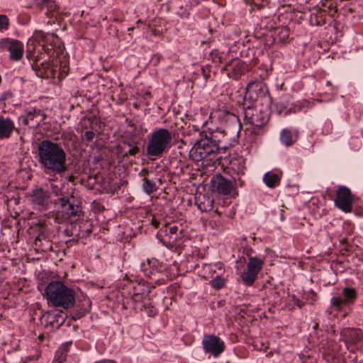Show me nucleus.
<instances>
[{"mask_svg": "<svg viewBox=\"0 0 363 363\" xmlns=\"http://www.w3.org/2000/svg\"><path fill=\"white\" fill-rule=\"evenodd\" d=\"M50 189H51L52 193L54 195H55L56 196H58L61 194V188L59 187L57 185H55V184L51 183Z\"/></svg>", "mask_w": 363, "mask_h": 363, "instance_id": "nucleus-36", "label": "nucleus"}, {"mask_svg": "<svg viewBox=\"0 0 363 363\" xmlns=\"http://www.w3.org/2000/svg\"><path fill=\"white\" fill-rule=\"evenodd\" d=\"M72 235L77 237L78 239L86 238L92 232V225L89 220L79 223L72 226Z\"/></svg>", "mask_w": 363, "mask_h": 363, "instance_id": "nucleus-18", "label": "nucleus"}, {"mask_svg": "<svg viewBox=\"0 0 363 363\" xmlns=\"http://www.w3.org/2000/svg\"><path fill=\"white\" fill-rule=\"evenodd\" d=\"M320 8L325 15H328L331 17H333L337 12V8L335 2L332 0H326L325 3L322 4V6Z\"/></svg>", "mask_w": 363, "mask_h": 363, "instance_id": "nucleus-24", "label": "nucleus"}, {"mask_svg": "<svg viewBox=\"0 0 363 363\" xmlns=\"http://www.w3.org/2000/svg\"><path fill=\"white\" fill-rule=\"evenodd\" d=\"M213 186L223 195H230L235 191V182L228 180L222 175H216L213 178Z\"/></svg>", "mask_w": 363, "mask_h": 363, "instance_id": "nucleus-13", "label": "nucleus"}, {"mask_svg": "<svg viewBox=\"0 0 363 363\" xmlns=\"http://www.w3.org/2000/svg\"><path fill=\"white\" fill-rule=\"evenodd\" d=\"M45 118L46 115L42 112L41 110L34 109L33 111H30L26 114L23 119V123L31 128H34L40 125Z\"/></svg>", "mask_w": 363, "mask_h": 363, "instance_id": "nucleus-17", "label": "nucleus"}, {"mask_svg": "<svg viewBox=\"0 0 363 363\" xmlns=\"http://www.w3.org/2000/svg\"><path fill=\"white\" fill-rule=\"evenodd\" d=\"M143 188L145 192L149 195L157 191L155 182L146 177L143 179Z\"/></svg>", "mask_w": 363, "mask_h": 363, "instance_id": "nucleus-27", "label": "nucleus"}, {"mask_svg": "<svg viewBox=\"0 0 363 363\" xmlns=\"http://www.w3.org/2000/svg\"><path fill=\"white\" fill-rule=\"evenodd\" d=\"M152 33H153L154 35H157V30H152Z\"/></svg>", "mask_w": 363, "mask_h": 363, "instance_id": "nucleus-45", "label": "nucleus"}, {"mask_svg": "<svg viewBox=\"0 0 363 363\" xmlns=\"http://www.w3.org/2000/svg\"><path fill=\"white\" fill-rule=\"evenodd\" d=\"M344 300L347 304L353 303L357 298V291L353 288H345L342 291Z\"/></svg>", "mask_w": 363, "mask_h": 363, "instance_id": "nucleus-26", "label": "nucleus"}, {"mask_svg": "<svg viewBox=\"0 0 363 363\" xmlns=\"http://www.w3.org/2000/svg\"><path fill=\"white\" fill-rule=\"evenodd\" d=\"M45 296L48 304L67 309L75 303V294L72 289L62 281H51L45 288Z\"/></svg>", "mask_w": 363, "mask_h": 363, "instance_id": "nucleus-2", "label": "nucleus"}, {"mask_svg": "<svg viewBox=\"0 0 363 363\" xmlns=\"http://www.w3.org/2000/svg\"><path fill=\"white\" fill-rule=\"evenodd\" d=\"M83 139L86 140L87 142H91L95 137V133L91 130L86 131L83 135Z\"/></svg>", "mask_w": 363, "mask_h": 363, "instance_id": "nucleus-35", "label": "nucleus"}, {"mask_svg": "<svg viewBox=\"0 0 363 363\" xmlns=\"http://www.w3.org/2000/svg\"><path fill=\"white\" fill-rule=\"evenodd\" d=\"M230 118H231V120L234 121L235 123H237L238 124L239 127L240 126V121H239L238 117H237L234 114H231L230 115Z\"/></svg>", "mask_w": 363, "mask_h": 363, "instance_id": "nucleus-41", "label": "nucleus"}, {"mask_svg": "<svg viewBox=\"0 0 363 363\" xmlns=\"http://www.w3.org/2000/svg\"><path fill=\"white\" fill-rule=\"evenodd\" d=\"M216 213L218 214V215H220V213L218 212V211H216Z\"/></svg>", "mask_w": 363, "mask_h": 363, "instance_id": "nucleus-49", "label": "nucleus"}, {"mask_svg": "<svg viewBox=\"0 0 363 363\" xmlns=\"http://www.w3.org/2000/svg\"><path fill=\"white\" fill-rule=\"evenodd\" d=\"M150 315H153L155 314V309H153V308L150 310Z\"/></svg>", "mask_w": 363, "mask_h": 363, "instance_id": "nucleus-44", "label": "nucleus"}, {"mask_svg": "<svg viewBox=\"0 0 363 363\" xmlns=\"http://www.w3.org/2000/svg\"><path fill=\"white\" fill-rule=\"evenodd\" d=\"M225 72V74L233 79H238L242 75V69H223Z\"/></svg>", "mask_w": 363, "mask_h": 363, "instance_id": "nucleus-30", "label": "nucleus"}, {"mask_svg": "<svg viewBox=\"0 0 363 363\" xmlns=\"http://www.w3.org/2000/svg\"><path fill=\"white\" fill-rule=\"evenodd\" d=\"M177 230H178V228H177V226L171 227V228H169V233H170L171 234H174V233H177Z\"/></svg>", "mask_w": 363, "mask_h": 363, "instance_id": "nucleus-42", "label": "nucleus"}, {"mask_svg": "<svg viewBox=\"0 0 363 363\" xmlns=\"http://www.w3.org/2000/svg\"><path fill=\"white\" fill-rule=\"evenodd\" d=\"M266 91V86L262 83L252 82L247 86L245 98L252 101H256L259 98L264 97Z\"/></svg>", "mask_w": 363, "mask_h": 363, "instance_id": "nucleus-15", "label": "nucleus"}, {"mask_svg": "<svg viewBox=\"0 0 363 363\" xmlns=\"http://www.w3.org/2000/svg\"><path fill=\"white\" fill-rule=\"evenodd\" d=\"M217 136L214 134H211V136H206L198 140L192 147L189 152V157L195 161L200 162L211 155L217 153L222 147V140L216 139Z\"/></svg>", "mask_w": 363, "mask_h": 363, "instance_id": "nucleus-4", "label": "nucleus"}, {"mask_svg": "<svg viewBox=\"0 0 363 363\" xmlns=\"http://www.w3.org/2000/svg\"><path fill=\"white\" fill-rule=\"evenodd\" d=\"M87 123L90 124L91 123V121L89 119H83L82 121H81V124H82V127H85V128H87Z\"/></svg>", "mask_w": 363, "mask_h": 363, "instance_id": "nucleus-38", "label": "nucleus"}, {"mask_svg": "<svg viewBox=\"0 0 363 363\" xmlns=\"http://www.w3.org/2000/svg\"><path fill=\"white\" fill-rule=\"evenodd\" d=\"M37 77L46 79H52L54 83L60 82L65 75L67 74V72L65 74L61 72V69H34Z\"/></svg>", "mask_w": 363, "mask_h": 363, "instance_id": "nucleus-16", "label": "nucleus"}, {"mask_svg": "<svg viewBox=\"0 0 363 363\" xmlns=\"http://www.w3.org/2000/svg\"><path fill=\"white\" fill-rule=\"evenodd\" d=\"M140 140L133 135L124 137L119 145L116 146V152L121 155L123 159L129 156H135L140 152Z\"/></svg>", "mask_w": 363, "mask_h": 363, "instance_id": "nucleus-6", "label": "nucleus"}, {"mask_svg": "<svg viewBox=\"0 0 363 363\" xmlns=\"http://www.w3.org/2000/svg\"><path fill=\"white\" fill-rule=\"evenodd\" d=\"M335 203L342 211L350 213L352 211V195L351 191L346 186H340L337 191Z\"/></svg>", "mask_w": 363, "mask_h": 363, "instance_id": "nucleus-10", "label": "nucleus"}, {"mask_svg": "<svg viewBox=\"0 0 363 363\" xmlns=\"http://www.w3.org/2000/svg\"><path fill=\"white\" fill-rule=\"evenodd\" d=\"M230 167L238 173L242 172L245 169V160L241 158H233L230 162Z\"/></svg>", "mask_w": 363, "mask_h": 363, "instance_id": "nucleus-28", "label": "nucleus"}, {"mask_svg": "<svg viewBox=\"0 0 363 363\" xmlns=\"http://www.w3.org/2000/svg\"><path fill=\"white\" fill-rule=\"evenodd\" d=\"M201 74H203V77L205 78V79H207L209 77V69H199V70Z\"/></svg>", "mask_w": 363, "mask_h": 363, "instance_id": "nucleus-37", "label": "nucleus"}, {"mask_svg": "<svg viewBox=\"0 0 363 363\" xmlns=\"http://www.w3.org/2000/svg\"><path fill=\"white\" fill-rule=\"evenodd\" d=\"M264 259L257 257H250L247 263V270L244 272L241 278L243 282L248 286L252 285L262 269Z\"/></svg>", "mask_w": 363, "mask_h": 363, "instance_id": "nucleus-7", "label": "nucleus"}, {"mask_svg": "<svg viewBox=\"0 0 363 363\" xmlns=\"http://www.w3.org/2000/svg\"><path fill=\"white\" fill-rule=\"evenodd\" d=\"M141 174H143V175L147 174H148L147 169H143L141 172Z\"/></svg>", "mask_w": 363, "mask_h": 363, "instance_id": "nucleus-43", "label": "nucleus"}, {"mask_svg": "<svg viewBox=\"0 0 363 363\" xmlns=\"http://www.w3.org/2000/svg\"><path fill=\"white\" fill-rule=\"evenodd\" d=\"M31 202L43 209H47L52 203L50 194L42 188H36L30 195Z\"/></svg>", "mask_w": 363, "mask_h": 363, "instance_id": "nucleus-14", "label": "nucleus"}, {"mask_svg": "<svg viewBox=\"0 0 363 363\" xmlns=\"http://www.w3.org/2000/svg\"><path fill=\"white\" fill-rule=\"evenodd\" d=\"M196 203L201 211L207 212L213 208V199L204 195L199 196L196 198Z\"/></svg>", "mask_w": 363, "mask_h": 363, "instance_id": "nucleus-20", "label": "nucleus"}, {"mask_svg": "<svg viewBox=\"0 0 363 363\" xmlns=\"http://www.w3.org/2000/svg\"><path fill=\"white\" fill-rule=\"evenodd\" d=\"M172 135L166 128H159L153 131L148 138L146 147V156L153 161L160 158L172 147Z\"/></svg>", "mask_w": 363, "mask_h": 363, "instance_id": "nucleus-3", "label": "nucleus"}, {"mask_svg": "<svg viewBox=\"0 0 363 363\" xmlns=\"http://www.w3.org/2000/svg\"><path fill=\"white\" fill-rule=\"evenodd\" d=\"M142 23V21H141V20H138V21H137V24H139V23Z\"/></svg>", "mask_w": 363, "mask_h": 363, "instance_id": "nucleus-48", "label": "nucleus"}, {"mask_svg": "<svg viewBox=\"0 0 363 363\" xmlns=\"http://www.w3.org/2000/svg\"><path fill=\"white\" fill-rule=\"evenodd\" d=\"M66 318L67 315L65 312L53 310L46 312L42 318V321L47 328L50 326L58 329L65 323Z\"/></svg>", "mask_w": 363, "mask_h": 363, "instance_id": "nucleus-11", "label": "nucleus"}, {"mask_svg": "<svg viewBox=\"0 0 363 363\" xmlns=\"http://www.w3.org/2000/svg\"><path fill=\"white\" fill-rule=\"evenodd\" d=\"M39 338H40V339H42V338H43V335H40V336H39Z\"/></svg>", "mask_w": 363, "mask_h": 363, "instance_id": "nucleus-52", "label": "nucleus"}, {"mask_svg": "<svg viewBox=\"0 0 363 363\" xmlns=\"http://www.w3.org/2000/svg\"><path fill=\"white\" fill-rule=\"evenodd\" d=\"M331 303L333 307L337 308V310H340L347 303L343 298L340 296L333 297L331 299Z\"/></svg>", "mask_w": 363, "mask_h": 363, "instance_id": "nucleus-29", "label": "nucleus"}, {"mask_svg": "<svg viewBox=\"0 0 363 363\" xmlns=\"http://www.w3.org/2000/svg\"><path fill=\"white\" fill-rule=\"evenodd\" d=\"M247 4L254 5L258 9L264 7L267 4V0H245Z\"/></svg>", "mask_w": 363, "mask_h": 363, "instance_id": "nucleus-31", "label": "nucleus"}, {"mask_svg": "<svg viewBox=\"0 0 363 363\" xmlns=\"http://www.w3.org/2000/svg\"><path fill=\"white\" fill-rule=\"evenodd\" d=\"M13 129L14 124L11 119L0 117V138H9Z\"/></svg>", "mask_w": 363, "mask_h": 363, "instance_id": "nucleus-19", "label": "nucleus"}, {"mask_svg": "<svg viewBox=\"0 0 363 363\" xmlns=\"http://www.w3.org/2000/svg\"><path fill=\"white\" fill-rule=\"evenodd\" d=\"M9 26V18L5 15H0V30L6 29Z\"/></svg>", "mask_w": 363, "mask_h": 363, "instance_id": "nucleus-33", "label": "nucleus"}, {"mask_svg": "<svg viewBox=\"0 0 363 363\" xmlns=\"http://www.w3.org/2000/svg\"><path fill=\"white\" fill-rule=\"evenodd\" d=\"M6 363H13V362H10L9 360L8 362H6Z\"/></svg>", "mask_w": 363, "mask_h": 363, "instance_id": "nucleus-53", "label": "nucleus"}, {"mask_svg": "<svg viewBox=\"0 0 363 363\" xmlns=\"http://www.w3.org/2000/svg\"><path fill=\"white\" fill-rule=\"evenodd\" d=\"M202 343L204 351L206 353L212 354L215 357L219 356L225 349L223 341L213 335H205Z\"/></svg>", "mask_w": 363, "mask_h": 363, "instance_id": "nucleus-8", "label": "nucleus"}, {"mask_svg": "<svg viewBox=\"0 0 363 363\" xmlns=\"http://www.w3.org/2000/svg\"><path fill=\"white\" fill-rule=\"evenodd\" d=\"M0 48L10 52V60L18 61L23 55V45L21 42L13 39H3L0 41Z\"/></svg>", "mask_w": 363, "mask_h": 363, "instance_id": "nucleus-9", "label": "nucleus"}, {"mask_svg": "<svg viewBox=\"0 0 363 363\" xmlns=\"http://www.w3.org/2000/svg\"><path fill=\"white\" fill-rule=\"evenodd\" d=\"M114 21H119V20L118 18H115Z\"/></svg>", "mask_w": 363, "mask_h": 363, "instance_id": "nucleus-51", "label": "nucleus"}, {"mask_svg": "<svg viewBox=\"0 0 363 363\" xmlns=\"http://www.w3.org/2000/svg\"><path fill=\"white\" fill-rule=\"evenodd\" d=\"M68 346L62 345L57 350L52 363H63L67 358Z\"/></svg>", "mask_w": 363, "mask_h": 363, "instance_id": "nucleus-25", "label": "nucleus"}, {"mask_svg": "<svg viewBox=\"0 0 363 363\" xmlns=\"http://www.w3.org/2000/svg\"><path fill=\"white\" fill-rule=\"evenodd\" d=\"M281 33L283 35V38L289 36V29L287 28H282Z\"/></svg>", "mask_w": 363, "mask_h": 363, "instance_id": "nucleus-40", "label": "nucleus"}, {"mask_svg": "<svg viewBox=\"0 0 363 363\" xmlns=\"http://www.w3.org/2000/svg\"><path fill=\"white\" fill-rule=\"evenodd\" d=\"M280 177L278 174L269 172L264 175L263 181L265 184L269 188H274L279 185Z\"/></svg>", "mask_w": 363, "mask_h": 363, "instance_id": "nucleus-22", "label": "nucleus"}, {"mask_svg": "<svg viewBox=\"0 0 363 363\" xmlns=\"http://www.w3.org/2000/svg\"><path fill=\"white\" fill-rule=\"evenodd\" d=\"M326 15L321 9L318 8L315 9L311 15V22L313 25L320 26L325 22Z\"/></svg>", "mask_w": 363, "mask_h": 363, "instance_id": "nucleus-21", "label": "nucleus"}, {"mask_svg": "<svg viewBox=\"0 0 363 363\" xmlns=\"http://www.w3.org/2000/svg\"><path fill=\"white\" fill-rule=\"evenodd\" d=\"M134 30V27H131V28H128V30Z\"/></svg>", "mask_w": 363, "mask_h": 363, "instance_id": "nucleus-47", "label": "nucleus"}, {"mask_svg": "<svg viewBox=\"0 0 363 363\" xmlns=\"http://www.w3.org/2000/svg\"><path fill=\"white\" fill-rule=\"evenodd\" d=\"M318 323H315V325H314V327H313V328H314V329H317V328H318Z\"/></svg>", "mask_w": 363, "mask_h": 363, "instance_id": "nucleus-46", "label": "nucleus"}, {"mask_svg": "<svg viewBox=\"0 0 363 363\" xmlns=\"http://www.w3.org/2000/svg\"><path fill=\"white\" fill-rule=\"evenodd\" d=\"M211 285L214 289H220L224 285V279L218 276L211 281Z\"/></svg>", "mask_w": 363, "mask_h": 363, "instance_id": "nucleus-32", "label": "nucleus"}, {"mask_svg": "<svg viewBox=\"0 0 363 363\" xmlns=\"http://www.w3.org/2000/svg\"><path fill=\"white\" fill-rule=\"evenodd\" d=\"M245 121L256 127L263 126L267 121V116L261 109L248 107L245 111Z\"/></svg>", "mask_w": 363, "mask_h": 363, "instance_id": "nucleus-12", "label": "nucleus"}, {"mask_svg": "<svg viewBox=\"0 0 363 363\" xmlns=\"http://www.w3.org/2000/svg\"><path fill=\"white\" fill-rule=\"evenodd\" d=\"M280 140L286 147L291 146L297 140V135L293 136L291 131L284 129L281 133Z\"/></svg>", "mask_w": 363, "mask_h": 363, "instance_id": "nucleus-23", "label": "nucleus"}, {"mask_svg": "<svg viewBox=\"0 0 363 363\" xmlns=\"http://www.w3.org/2000/svg\"><path fill=\"white\" fill-rule=\"evenodd\" d=\"M38 153L39 162L45 173L62 175L67 171V154L59 144L43 140L38 145Z\"/></svg>", "mask_w": 363, "mask_h": 363, "instance_id": "nucleus-1", "label": "nucleus"}, {"mask_svg": "<svg viewBox=\"0 0 363 363\" xmlns=\"http://www.w3.org/2000/svg\"><path fill=\"white\" fill-rule=\"evenodd\" d=\"M139 296L138 295H136L135 297H134V299H135L136 298H138Z\"/></svg>", "mask_w": 363, "mask_h": 363, "instance_id": "nucleus-50", "label": "nucleus"}, {"mask_svg": "<svg viewBox=\"0 0 363 363\" xmlns=\"http://www.w3.org/2000/svg\"><path fill=\"white\" fill-rule=\"evenodd\" d=\"M61 209L55 213V220L59 223H73L83 216L82 206L73 197L58 199Z\"/></svg>", "mask_w": 363, "mask_h": 363, "instance_id": "nucleus-5", "label": "nucleus"}, {"mask_svg": "<svg viewBox=\"0 0 363 363\" xmlns=\"http://www.w3.org/2000/svg\"><path fill=\"white\" fill-rule=\"evenodd\" d=\"M58 62L60 63V68L65 69L69 65L65 56H58V59L56 60V64L55 65L57 66Z\"/></svg>", "mask_w": 363, "mask_h": 363, "instance_id": "nucleus-34", "label": "nucleus"}, {"mask_svg": "<svg viewBox=\"0 0 363 363\" xmlns=\"http://www.w3.org/2000/svg\"><path fill=\"white\" fill-rule=\"evenodd\" d=\"M152 225L155 228H157L160 226V222L155 219L154 217L152 219Z\"/></svg>", "mask_w": 363, "mask_h": 363, "instance_id": "nucleus-39", "label": "nucleus"}]
</instances>
